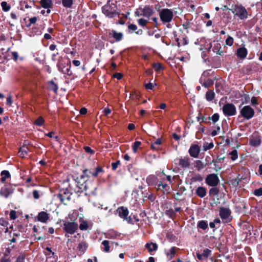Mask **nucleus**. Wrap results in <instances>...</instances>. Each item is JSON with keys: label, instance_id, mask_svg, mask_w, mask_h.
Here are the masks:
<instances>
[{"label": "nucleus", "instance_id": "obj_1", "mask_svg": "<svg viewBox=\"0 0 262 262\" xmlns=\"http://www.w3.org/2000/svg\"><path fill=\"white\" fill-rule=\"evenodd\" d=\"M102 12L108 17L112 18L119 15L117 12V6L113 3L108 2L102 8Z\"/></svg>", "mask_w": 262, "mask_h": 262}, {"label": "nucleus", "instance_id": "obj_2", "mask_svg": "<svg viewBox=\"0 0 262 262\" xmlns=\"http://www.w3.org/2000/svg\"><path fill=\"white\" fill-rule=\"evenodd\" d=\"M159 16L162 23L165 24L172 21L174 15L172 10L164 8L161 9L159 12Z\"/></svg>", "mask_w": 262, "mask_h": 262}, {"label": "nucleus", "instance_id": "obj_3", "mask_svg": "<svg viewBox=\"0 0 262 262\" xmlns=\"http://www.w3.org/2000/svg\"><path fill=\"white\" fill-rule=\"evenodd\" d=\"M232 12L234 16H237L241 20H246L248 17L247 10L242 5H235Z\"/></svg>", "mask_w": 262, "mask_h": 262}, {"label": "nucleus", "instance_id": "obj_4", "mask_svg": "<svg viewBox=\"0 0 262 262\" xmlns=\"http://www.w3.org/2000/svg\"><path fill=\"white\" fill-rule=\"evenodd\" d=\"M219 215L225 223H229L232 220L231 211L229 208L222 207L220 208Z\"/></svg>", "mask_w": 262, "mask_h": 262}, {"label": "nucleus", "instance_id": "obj_5", "mask_svg": "<svg viewBox=\"0 0 262 262\" xmlns=\"http://www.w3.org/2000/svg\"><path fill=\"white\" fill-rule=\"evenodd\" d=\"M241 115L247 120L253 118L254 115V110L249 105L244 106L240 111Z\"/></svg>", "mask_w": 262, "mask_h": 262}, {"label": "nucleus", "instance_id": "obj_6", "mask_svg": "<svg viewBox=\"0 0 262 262\" xmlns=\"http://www.w3.org/2000/svg\"><path fill=\"white\" fill-rule=\"evenodd\" d=\"M78 224L74 222L66 221L63 224V230L68 233L73 234L77 230Z\"/></svg>", "mask_w": 262, "mask_h": 262}, {"label": "nucleus", "instance_id": "obj_7", "mask_svg": "<svg viewBox=\"0 0 262 262\" xmlns=\"http://www.w3.org/2000/svg\"><path fill=\"white\" fill-rule=\"evenodd\" d=\"M223 112L225 116H232L236 114L235 105L232 103H227L223 107Z\"/></svg>", "mask_w": 262, "mask_h": 262}, {"label": "nucleus", "instance_id": "obj_8", "mask_svg": "<svg viewBox=\"0 0 262 262\" xmlns=\"http://www.w3.org/2000/svg\"><path fill=\"white\" fill-rule=\"evenodd\" d=\"M205 181L209 186L215 187L219 183L220 180L216 174L211 173L207 176Z\"/></svg>", "mask_w": 262, "mask_h": 262}, {"label": "nucleus", "instance_id": "obj_9", "mask_svg": "<svg viewBox=\"0 0 262 262\" xmlns=\"http://www.w3.org/2000/svg\"><path fill=\"white\" fill-rule=\"evenodd\" d=\"M71 194L72 193H70L68 190H65L63 191H61L60 193L57 194V196L61 203L67 205L71 199Z\"/></svg>", "mask_w": 262, "mask_h": 262}, {"label": "nucleus", "instance_id": "obj_10", "mask_svg": "<svg viewBox=\"0 0 262 262\" xmlns=\"http://www.w3.org/2000/svg\"><path fill=\"white\" fill-rule=\"evenodd\" d=\"M13 188L11 185H5L0 189V195L8 198L13 192Z\"/></svg>", "mask_w": 262, "mask_h": 262}, {"label": "nucleus", "instance_id": "obj_11", "mask_svg": "<svg viewBox=\"0 0 262 262\" xmlns=\"http://www.w3.org/2000/svg\"><path fill=\"white\" fill-rule=\"evenodd\" d=\"M261 137L257 133H253L249 140V144L254 147H257L261 144Z\"/></svg>", "mask_w": 262, "mask_h": 262}, {"label": "nucleus", "instance_id": "obj_12", "mask_svg": "<svg viewBox=\"0 0 262 262\" xmlns=\"http://www.w3.org/2000/svg\"><path fill=\"white\" fill-rule=\"evenodd\" d=\"M188 152L191 157L197 158L200 152V147L197 144H192L189 149Z\"/></svg>", "mask_w": 262, "mask_h": 262}, {"label": "nucleus", "instance_id": "obj_13", "mask_svg": "<svg viewBox=\"0 0 262 262\" xmlns=\"http://www.w3.org/2000/svg\"><path fill=\"white\" fill-rule=\"evenodd\" d=\"M178 161L179 165L183 168H188L190 165L191 159L187 156L181 157Z\"/></svg>", "mask_w": 262, "mask_h": 262}, {"label": "nucleus", "instance_id": "obj_14", "mask_svg": "<svg viewBox=\"0 0 262 262\" xmlns=\"http://www.w3.org/2000/svg\"><path fill=\"white\" fill-rule=\"evenodd\" d=\"M37 218L38 221L43 223H46L49 220L50 214L46 212L41 211L38 213Z\"/></svg>", "mask_w": 262, "mask_h": 262}, {"label": "nucleus", "instance_id": "obj_15", "mask_svg": "<svg viewBox=\"0 0 262 262\" xmlns=\"http://www.w3.org/2000/svg\"><path fill=\"white\" fill-rule=\"evenodd\" d=\"M117 212L121 218L123 219L124 220H127V217L129 213L127 208L124 207H119L117 209Z\"/></svg>", "mask_w": 262, "mask_h": 262}, {"label": "nucleus", "instance_id": "obj_16", "mask_svg": "<svg viewBox=\"0 0 262 262\" xmlns=\"http://www.w3.org/2000/svg\"><path fill=\"white\" fill-rule=\"evenodd\" d=\"M104 172L103 169H102V167H101L100 166H97L96 168L95 171H94V172H92L90 170H89L88 169H85L83 170V173L84 174V175L86 176L87 177H90V176L87 174L88 172H89L90 174H91L93 177H96L98 176V174L100 172Z\"/></svg>", "mask_w": 262, "mask_h": 262}, {"label": "nucleus", "instance_id": "obj_17", "mask_svg": "<svg viewBox=\"0 0 262 262\" xmlns=\"http://www.w3.org/2000/svg\"><path fill=\"white\" fill-rule=\"evenodd\" d=\"M179 249L176 247H172L170 249L166 251V255L168 259L170 260L173 258L177 253Z\"/></svg>", "mask_w": 262, "mask_h": 262}, {"label": "nucleus", "instance_id": "obj_18", "mask_svg": "<svg viewBox=\"0 0 262 262\" xmlns=\"http://www.w3.org/2000/svg\"><path fill=\"white\" fill-rule=\"evenodd\" d=\"M40 4L43 8L47 9V13L48 14H49L51 12L50 9L53 5L52 0H41Z\"/></svg>", "mask_w": 262, "mask_h": 262}, {"label": "nucleus", "instance_id": "obj_19", "mask_svg": "<svg viewBox=\"0 0 262 262\" xmlns=\"http://www.w3.org/2000/svg\"><path fill=\"white\" fill-rule=\"evenodd\" d=\"M248 54L247 50L245 47H241L237 50L236 55L241 58H245Z\"/></svg>", "mask_w": 262, "mask_h": 262}, {"label": "nucleus", "instance_id": "obj_20", "mask_svg": "<svg viewBox=\"0 0 262 262\" xmlns=\"http://www.w3.org/2000/svg\"><path fill=\"white\" fill-rule=\"evenodd\" d=\"M109 35L114 38L116 41H120L123 38V33L121 32H117L115 30H112L109 33Z\"/></svg>", "mask_w": 262, "mask_h": 262}, {"label": "nucleus", "instance_id": "obj_21", "mask_svg": "<svg viewBox=\"0 0 262 262\" xmlns=\"http://www.w3.org/2000/svg\"><path fill=\"white\" fill-rule=\"evenodd\" d=\"M209 49H210L211 47L212 46V51L213 52L216 53L219 55H221L222 52H220V49L221 48V46L220 43L218 42H215L214 43L213 45H211L210 43L208 45Z\"/></svg>", "mask_w": 262, "mask_h": 262}, {"label": "nucleus", "instance_id": "obj_22", "mask_svg": "<svg viewBox=\"0 0 262 262\" xmlns=\"http://www.w3.org/2000/svg\"><path fill=\"white\" fill-rule=\"evenodd\" d=\"M145 248L149 253L156 251L158 249V245L156 243L152 242L147 243L145 245Z\"/></svg>", "mask_w": 262, "mask_h": 262}, {"label": "nucleus", "instance_id": "obj_23", "mask_svg": "<svg viewBox=\"0 0 262 262\" xmlns=\"http://www.w3.org/2000/svg\"><path fill=\"white\" fill-rule=\"evenodd\" d=\"M206 189L202 186L199 187L195 191L196 194L201 198H204L206 195Z\"/></svg>", "mask_w": 262, "mask_h": 262}, {"label": "nucleus", "instance_id": "obj_24", "mask_svg": "<svg viewBox=\"0 0 262 262\" xmlns=\"http://www.w3.org/2000/svg\"><path fill=\"white\" fill-rule=\"evenodd\" d=\"M57 67H58V70L61 72L62 73L64 74H67L68 75H71L72 72L70 71L71 66H67V67H63L62 68L60 65L58 64Z\"/></svg>", "mask_w": 262, "mask_h": 262}, {"label": "nucleus", "instance_id": "obj_25", "mask_svg": "<svg viewBox=\"0 0 262 262\" xmlns=\"http://www.w3.org/2000/svg\"><path fill=\"white\" fill-rule=\"evenodd\" d=\"M154 13L153 9L149 7H145L143 10V15L146 17H149Z\"/></svg>", "mask_w": 262, "mask_h": 262}, {"label": "nucleus", "instance_id": "obj_26", "mask_svg": "<svg viewBox=\"0 0 262 262\" xmlns=\"http://www.w3.org/2000/svg\"><path fill=\"white\" fill-rule=\"evenodd\" d=\"M157 178L154 175L149 176L146 179V182L149 186H154L157 183Z\"/></svg>", "mask_w": 262, "mask_h": 262}, {"label": "nucleus", "instance_id": "obj_27", "mask_svg": "<svg viewBox=\"0 0 262 262\" xmlns=\"http://www.w3.org/2000/svg\"><path fill=\"white\" fill-rule=\"evenodd\" d=\"M205 166L206 165L200 160L194 161V166L198 171H201Z\"/></svg>", "mask_w": 262, "mask_h": 262}, {"label": "nucleus", "instance_id": "obj_28", "mask_svg": "<svg viewBox=\"0 0 262 262\" xmlns=\"http://www.w3.org/2000/svg\"><path fill=\"white\" fill-rule=\"evenodd\" d=\"M1 180L2 183H4L6 181V180L10 178L11 177L10 173L8 170H3L1 173Z\"/></svg>", "mask_w": 262, "mask_h": 262}, {"label": "nucleus", "instance_id": "obj_29", "mask_svg": "<svg viewBox=\"0 0 262 262\" xmlns=\"http://www.w3.org/2000/svg\"><path fill=\"white\" fill-rule=\"evenodd\" d=\"M87 247V244L85 242H82L78 244V249L81 253H84Z\"/></svg>", "mask_w": 262, "mask_h": 262}, {"label": "nucleus", "instance_id": "obj_30", "mask_svg": "<svg viewBox=\"0 0 262 262\" xmlns=\"http://www.w3.org/2000/svg\"><path fill=\"white\" fill-rule=\"evenodd\" d=\"M197 227L203 230H206L208 228V223L207 221L202 220L198 222Z\"/></svg>", "mask_w": 262, "mask_h": 262}, {"label": "nucleus", "instance_id": "obj_31", "mask_svg": "<svg viewBox=\"0 0 262 262\" xmlns=\"http://www.w3.org/2000/svg\"><path fill=\"white\" fill-rule=\"evenodd\" d=\"M214 96L215 94L214 92L213 91L209 90L206 92L205 97L207 101H211L214 98Z\"/></svg>", "mask_w": 262, "mask_h": 262}, {"label": "nucleus", "instance_id": "obj_32", "mask_svg": "<svg viewBox=\"0 0 262 262\" xmlns=\"http://www.w3.org/2000/svg\"><path fill=\"white\" fill-rule=\"evenodd\" d=\"M103 250L106 252H108L110 251V242L108 241L104 240L102 242Z\"/></svg>", "mask_w": 262, "mask_h": 262}, {"label": "nucleus", "instance_id": "obj_33", "mask_svg": "<svg viewBox=\"0 0 262 262\" xmlns=\"http://www.w3.org/2000/svg\"><path fill=\"white\" fill-rule=\"evenodd\" d=\"M49 89L53 91L55 93H57L58 90V86L53 81H50L48 83Z\"/></svg>", "mask_w": 262, "mask_h": 262}, {"label": "nucleus", "instance_id": "obj_34", "mask_svg": "<svg viewBox=\"0 0 262 262\" xmlns=\"http://www.w3.org/2000/svg\"><path fill=\"white\" fill-rule=\"evenodd\" d=\"M1 6L3 10L5 12L9 11L11 8L10 5L8 4L6 2H2L1 3Z\"/></svg>", "mask_w": 262, "mask_h": 262}, {"label": "nucleus", "instance_id": "obj_35", "mask_svg": "<svg viewBox=\"0 0 262 262\" xmlns=\"http://www.w3.org/2000/svg\"><path fill=\"white\" fill-rule=\"evenodd\" d=\"M214 146V144L212 142L208 143H204L203 146V148L204 151H207L209 149L212 148Z\"/></svg>", "mask_w": 262, "mask_h": 262}, {"label": "nucleus", "instance_id": "obj_36", "mask_svg": "<svg viewBox=\"0 0 262 262\" xmlns=\"http://www.w3.org/2000/svg\"><path fill=\"white\" fill-rule=\"evenodd\" d=\"M28 148L27 147H21L19 150L18 154L21 157H24L27 155Z\"/></svg>", "mask_w": 262, "mask_h": 262}, {"label": "nucleus", "instance_id": "obj_37", "mask_svg": "<svg viewBox=\"0 0 262 262\" xmlns=\"http://www.w3.org/2000/svg\"><path fill=\"white\" fill-rule=\"evenodd\" d=\"M229 155H230V158L232 161H235L238 158L237 151L236 149H234L233 150L231 151L229 153Z\"/></svg>", "mask_w": 262, "mask_h": 262}, {"label": "nucleus", "instance_id": "obj_38", "mask_svg": "<svg viewBox=\"0 0 262 262\" xmlns=\"http://www.w3.org/2000/svg\"><path fill=\"white\" fill-rule=\"evenodd\" d=\"M203 179V177L200 174H196L191 178V181L193 182H201Z\"/></svg>", "mask_w": 262, "mask_h": 262}, {"label": "nucleus", "instance_id": "obj_39", "mask_svg": "<svg viewBox=\"0 0 262 262\" xmlns=\"http://www.w3.org/2000/svg\"><path fill=\"white\" fill-rule=\"evenodd\" d=\"M62 4L64 7L70 8L73 4V0H62Z\"/></svg>", "mask_w": 262, "mask_h": 262}, {"label": "nucleus", "instance_id": "obj_40", "mask_svg": "<svg viewBox=\"0 0 262 262\" xmlns=\"http://www.w3.org/2000/svg\"><path fill=\"white\" fill-rule=\"evenodd\" d=\"M213 84V81L211 79H208L207 80L204 81L202 85L205 88H208V86L212 85Z\"/></svg>", "mask_w": 262, "mask_h": 262}, {"label": "nucleus", "instance_id": "obj_41", "mask_svg": "<svg viewBox=\"0 0 262 262\" xmlns=\"http://www.w3.org/2000/svg\"><path fill=\"white\" fill-rule=\"evenodd\" d=\"M209 192L210 195L215 196L219 193V189L216 187H213L209 190Z\"/></svg>", "mask_w": 262, "mask_h": 262}, {"label": "nucleus", "instance_id": "obj_42", "mask_svg": "<svg viewBox=\"0 0 262 262\" xmlns=\"http://www.w3.org/2000/svg\"><path fill=\"white\" fill-rule=\"evenodd\" d=\"M234 42V39L232 37L228 35V37L226 39V45L229 46H231L233 45Z\"/></svg>", "mask_w": 262, "mask_h": 262}, {"label": "nucleus", "instance_id": "obj_43", "mask_svg": "<svg viewBox=\"0 0 262 262\" xmlns=\"http://www.w3.org/2000/svg\"><path fill=\"white\" fill-rule=\"evenodd\" d=\"M79 228L81 230H85L88 228V223L85 221H83L79 225Z\"/></svg>", "mask_w": 262, "mask_h": 262}, {"label": "nucleus", "instance_id": "obj_44", "mask_svg": "<svg viewBox=\"0 0 262 262\" xmlns=\"http://www.w3.org/2000/svg\"><path fill=\"white\" fill-rule=\"evenodd\" d=\"M141 143L140 141H136L132 146L133 150L134 153L137 151L138 147L141 145Z\"/></svg>", "mask_w": 262, "mask_h": 262}, {"label": "nucleus", "instance_id": "obj_45", "mask_svg": "<svg viewBox=\"0 0 262 262\" xmlns=\"http://www.w3.org/2000/svg\"><path fill=\"white\" fill-rule=\"evenodd\" d=\"M44 122L45 120L42 117H39L35 120V124L38 126H41L43 125Z\"/></svg>", "mask_w": 262, "mask_h": 262}, {"label": "nucleus", "instance_id": "obj_46", "mask_svg": "<svg viewBox=\"0 0 262 262\" xmlns=\"http://www.w3.org/2000/svg\"><path fill=\"white\" fill-rule=\"evenodd\" d=\"M8 221L4 217L0 218V225L5 227L9 225Z\"/></svg>", "mask_w": 262, "mask_h": 262}, {"label": "nucleus", "instance_id": "obj_47", "mask_svg": "<svg viewBox=\"0 0 262 262\" xmlns=\"http://www.w3.org/2000/svg\"><path fill=\"white\" fill-rule=\"evenodd\" d=\"M215 129L213 130H212L211 133V135L212 137H214L219 134L220 131V127L218 125H216L215 126Z\"/></svg>", "mask_w": 262, "mask_h": 262}, {"label": "nucleus", "instance_id": "obj_48", "mask_svg": "<svg viewBox=\"0 0 262 262\" xmlns=\"http://www.w3.org/2000/svg\"><path fill=\"white\" fill-rule=\"evenodd\" d=\"M157 84L156 83H151V82H149V83H146L145 84V88L146 90H151L153 89V88H154L155 86H156Z\"/></svg>", "mask_w": 262, "mask_h": 262}, {"label": "nucleus", "instance_id": "obj_49", "mask_svg": "<svg viewBox=\"0 0 262 262\" xmlns=\"http://www.w3.org/2000/svg\"><path fill=\"white\" fill-rule=\"evenodd\" d=\"M170 188L166 184H163L162 186L161 187V189L159 190H161L163 191L164 193L165 192H168Z\"/></svg>", "mask_w": 262, "mask_h": 262}, {"label": "nucleus", "instance_id": "obj_50", "mask_svg": "<svg viewBox=\"0 0 262 262\" xmlns=\"http://www.w3.org/2000/svg\"><path fill=\"white\" fill-rule=\"evenodd\" d=\"M211 253V251L208 249H205L203 251V255L204 258L208 257Z\"/></svg>", "mask_w": 262, "mask_h": 262}, {"label": "nucleus", "instance_id": "obj_51", "mask_svg": "<svg viewBox=\"0 0 262 262\" xmlns=\"http://www.w3.org/2000/svg\"><path fill=\"white\" fill-rule=\"evenodd\" d=\"M153 68L156 71H159L162 69V66L160 63H155L153 64Z\"/></svg>", "mask_w": 262, "mask_h": 262}, {"label": "nucleus", "instance_id": "obj_52", "mask_svg": "<svg viewBox=\"0 0 262 262\" xmlns=\"http://www.w3.org/2000/svg\"><path fill=\"white\" fill-rule=\"evenodd\" d=\"M128 29L130 32H133L137 29V27L136 25L132 24L128 26Z\"/></svg>", "mask_w": 262, "mask_h": 262}, {"label": "nucleus", "instance_id": "obj_53", "mask_svg": "<svg viewBox=\"0 0 262 262\" xmlns=\"http://www.w3.org/2000/svg\"><path fill=\"white\" fill-rule=\"evenodd\" d=\"M9 215L10 219L12 220H15L17 217L16 212L15 210H11Z\"/></svg>", "mask_w": 262, "mask_h": 262}, {"label": "nucleus", "instance_id": "obj_54", "mask_svg": "<svg viewBox=\"0 0 262 262\" xmlns=\"http://www.w3.org/2000/svg\"><path fill=\"white\" fill-rule=\"evenodd\" d=\"M148 21L146 19H144L143 18H140L138 20V24L139 25L144 27L147 24Z\"/></svg>", "mask_w": 262, "mask_h": 262}, {"label": "nucleus", "instance_id": "obj_55", "mask_svg": "<svg viewBox=\"0 0 262 262\" xmlns=\"http://www.w3.org/2000/svg\"><path fill=\"white\" fill-rule=\"evenodd\" d=\"M220 116L217 113L214 114L211 117V120L213 123H215L219 119Z\"/></svg>", "mask_w": 262, "mask_h": 262}, {"label": "nucleus", "instance_id": "obj_56", "mask_svg": "<svg viewBox=\"0 0 262 262\" xmlns=\"http://www.w3.org/2000/svg\"><path fill=\"white\" fill-rule=\"evenodd\" d=\"M32 194H33V198L35 199H38L40 197L39 192L38 190H33Z\"/></svg>", "mask_w": 262, "mask_h": 262}, {"label": "nucleus", "instance_id": "obj_57", "mask_svg": "<svg viewBox=\"0 0 262 262\" xmlns=\"http://www.w3.org/2000/svg\"><path fill=\"white\" fill-rule=\"evenodd\" d=\"M120 164V161H117L116 162L112 163V169L114 170H116L117 169V168L118 167V165H119Z\"/></svg>", "mask_w": 262, "mask_h": 262}, {"label": "nucleus", "instance_id": "obj_58", "mask_svg": "<svg viewBox=\"0 0 262 262\" xmlns=\"http://www.w3.org/2000/svg\"><path fill=\"white\" fill-rule=\"evenodd\" d=\"M254 195L256 196L262 195V188L256 189L254 191Z\"/></svg>", "mask_w": 262, "mask_h": 262}, {"label": "nucleus", "instance_id": "obj_59", "mask_svg": "<svg viewBox=\"0 0 262 262\" xmlns=\"http://www.w3.org/2000/svg\"><path fill=\"white\" fill-rule=\"evenodd\" d=\"M80 191H82L86 189V186L85 183V181L84 180V182L82 184H80L78 186Z\"/></svg>", "mask_w": 262, "mask_h": 262}, {"label": "nucleus", "instance_id": "obj_60", "mask_svg": "<svg viewBox=\"0 0 262 262\" xmlns=\"http://www.w3.org/2000/svg\"><path fill=\"white\" fill-rule=\"evenodd\" d=\"M46 250L49 252V253H46L45 254L48 256H50V255H52V256L55 255V253L54 252L52 251L51 248L50 247H47L46 248Z\"/></svg>", "mask_w": 262, "mask_h": 262}, {"label": "nucleus", "instance_id": "obj_61", "mask_svg": "<svg viewBox=\"0 0 262 262\" xmlns=\"http://www.w3.org/2000/svg\"><path fill=\"white\" fill-rule=\"evenodd\" d=\"M84 149L85 150V151L87 153H89L90 154H94V151L89 146L84 147Z\"/></svg>", "mask_w": 262, "mask_h": 262}, {"label": "nucleus", "instance_id": "obj_62", "mask_svg": "<svg viewBox=\"0 0 262 262\" xmlns=\"http://www.w3.org/2000/svg\"><path fill=\"white\" fill-rule=\"evenodd\" d=\"M251 103L252 105L255 106L258 104L257 98L253 97L251 100Z\"/></svg>", "mask_w": 262, "mask_h": 262}, {"label": "nucleus", "instance_id": "obj_63", "mask_svg": "<svg viewBox=\"0 0 262 262\" xmlns=\"http://www.w3.org/2000/svg\"><path fill=\"white\" fill-rule=\"evenodd\" d=\"M12 102V97L11 95H9L7 98V104L10 106Z\"/></svg>", "mask_w": 262, "mask_h": 262}, {"label": "nucleus", "instance_id": "obj_64", "mask_svg": "<svg viewBox=\"0 0 262 262\" xmlns=\"http://www.w3.org/2000/svg\"><path fill=\"white\" fill-rule=\"evenodd\" d=\"M122 76L123 75L120 73H116L114 74V77L116 78L118 80L121 79Z\"/></svg>", "mask_w": 262, "mask_h": 262}]
</instances>
